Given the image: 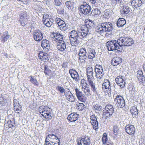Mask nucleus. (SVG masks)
I'll return each instance as SVG.
<instances>
[{"instance_id": "nucleus-1", "label": "nucleus", "mask_w": 145, "mask_h": 145, "mask_svg": "<svg viewBox=\"0 0 145 145\" xmlns=\"http://www.w3.org/2000/svg\"><path fill=\"white\" fill-rule=\"evenodd\" d=\"M88 21V24L82 27L77 31L73 30L70 33L69 37L72 46H76L80 42V39L85 37L87 34L90 33L92 28L90 25L94 22L90 20Z\"/></svg>"}, {"instance_id": "nucleus-2", "label": "nucleus", "mask_w": 145, "mask_h": 145, "mask_svg": "<svg viewBox=\"0 0 145 145\" xmlns=\"http://www.w3.org/2000/svg\"><path fill=\"white\" fill-rule=\"evenodd\" d=\"M134 43L131 38L128 37L120 38L116 41L112 40L107 42L106 43L107 49L109 51L120 49L122 46H129Z\"/></svg>"}, {"instance_id": "nucleus-3", "label": "nucleus", "mask_w": 145, "mask_h": 145, "mask_svg": "<svg viewBox=\"0 0 145 145\" xmlns=\"http://www.w3.org/2000/svg\"><path fill=\"white\" fill-rule=\"evenodd\" d=\"M113 29L112 24L110 22L102 23L96 28V31L100 34L111 31Z\"/></svg>"}, {"instance_id": "nucleus-4", "label": "nucleus", "mask_w": 145, "mask_h": 145, "mask_svg": "<svg viewBox=\"0 0 145 145\" xmlns=\"http://www.w3.org/2000/svg\"><path fill=\"white\" fill-rule=\"evenodd\" d=\"M91 6L86 3L81 5L79 8L80 13L84 15L88 14L91 12Z\"/></svg>"}, {"instance_id": "nucleus-5", "label": "nucleus", "mask_w": 145, "mask_h": 145, "mask_svg": "<svg viewBox=\"0 0 145 145\" xmlns=\"http://www.w3.org/2000/svg\"><path fill=\"white\" fill-rule=\"evenodd\" d=\"M87 52L86 49L84 48H81L79 51L78 54L79 60L80 62L84 61L87 58V56L86 54Z\"/></svg>"}, {"instance_id": "nucleus-6", "label": "nucleus", "mask_w": 145, "mask_h": 145, "mask_svg": "<svg viewBox=\"0 0 145 145\" xmlns=\"http://www.w3.org/2000/svg\"><path fill=\"white\" fill-rule=\"evenodd\" d=\"M56 22L60 29L62 30L65 31L67 29L66 25L65 22L60 18H57L55 20Z\"/></svg>"}, {"instance_id": "nucleus-7", "label": "nucleus", "mask_w": 145, "mask_h": 145, "mask_svg": "<svg viewBox=\"0 0 145 145\" xmlns=\"http://www.w3.org/2000/svg\"><path fill=\"white\" fill-rule=\"evenodd\" d=\"M69 72L72 78L75 81H78L80 80V77L78 73L75 70L70 69L69 70Z\"/></svg>"}, {"instance_id": "nucleus-8", "label": "nucleus", "mask_w": 145, "mask_h": 145, "mask_svg": "<svg viewBox=\"0 0 145 145\" xmlns=\"http://www.w3.org/2000/svg\"><path fill=\"white\" fill-rule=\"evenodd\" d=\"M91 123L93 126V129L96 130L98 128V122L97 118L94 115L90 116Z\"/></svg>"}, {"instance_id": "nucleus-9", "label": "nucleus", "mask_w": 145, "mask_h": 145, "mask_svg": "<svg viewBox=\"0 0 145 145\" xmlns=\"http://www.w3.org/2000/svg\"><path fill=\"white\" fill-rule=\"evenodd\" d=\"M45 112L42 114V116L44 117L46 119L50 120L52 118V110L48 107L46 108Z\"/></svg>"}, {"instance_id": "nucleus-10", "label": "nucleus", "mask_w": 145, "mask_h": 145, "mask_svg": "<svg viewBox=\"0 0 145 145\" xmlns=\"http://www.w3.org/2000/svg\"><path fill=\"white\" fill-rule=\"evenodd\" d=\"M126 132L128 134L134 135L135 131V129L133 125H127L125 128Z\"/></svg>"}, {"instance_id": "nucleus-11", "label": "nucleus", "mask_w": 145, "mask_h": 145, "mask_svg": "<svg viewBox=\"0 0 145 145\" xmlns=\"http://www.w3.org/2000/svg\"><path fill=\"white\" fill-rule=\"evenodd\" d=\"M90 141L89 137L88 136H84L78 142V145H89L90 144Z\"/></svg>"}, {"instance_id": "nucleus-12", "label": "nucleus", "mask_w": 145, "mask_h": 145, "mask_svg": "<svg viewBox=\"0 0 145 145\" xmlns=\"http://www.w3.org/2000/svg\"><path fill=\"white\" fill-rule=\"evenodd\" d=\"M79 115L75 112H73L69 114L67 118V119L71 122H74L77 120Z\"/></svg>"}, {"instance_id": "nucleus-13", "label": "nucleus", "mask_w": 145, "mask_h": 145, "mask_svg": "<svg viewBox=\"0 0 145 145\" xmlns=\"http://www.w3.org/2000/svg\"><path fill=\"white\" fill-rule=\"evenodd\" d=\"M88 81L93 80V69L91 67H89L86 69Z\"/></svg>"}, {"instance_id": "nucleus-14", "label": "nucleus", "mask_w": 145, "mask_h": 145, "mask_svg": "<svg viewBox=\"0 0 145 145\" xmlns=\"http://www.w3.org/2000/svg\"><path fill=\"white\" fill-rule=\"evenodd\" d=\"M33 37L36 41H41L43 38L42 32L39 30H38L34 32Z\"/></svg>"}, {"instance_id": "nucleus-15", "label": "nucleus", "mask_w": 145, "mask_h": 145, "mask_svg": "<svg viewBox=\"0 0 145 145\" xmlns=\"http://www.w3.org/2000/svg\"><path fill=\"white\" fill-rule=\"evenodd\" d=\"M39 59L43 61H46L49 59L48 54L42 51H40V52L39 53Z\"/></svg>"}, {"instance_id": "nucleus-16", "label": "nucleus", "mask_w": 145, "mask_h": 145, "mask_svg": "<svg viewBox=\"0 0 145 145\" xmlns=\"http://www.w3.org/2000/svg\"><path fill=\"white\" fill-rule=\"evenodd\" d=\"M115 81L117 84L121 88H122L124 87L125 82H124L122 76H118L116 78Z\"/></svg>"}, {"instance_id": "nucleus-17", "label": "nucleus", "mask_w": 145, "mask_h": 145, "mask_svg": "<svg viewBox=\"0 0 145 145\" xmlns=\"http://www.w3.org/2000/svg\"><path fill=\"white\" fill-rule=\"evenodd\" d=\"M58 44L57 46V48L60 52H63L66 48V45L65 42L64 41H60L58 42Z\"/></svg>"}, {"instance_id": "nucleus-18", "label": "nucleus", "mask_w": 145, "mask_h": 145, "mask_svg": "<svg viewBox=\"0 0 145 145\" xmlns=\"http://www.w3.org/2000/svg\"><path fill=\"white\" fill-rule=\"evenodd\" d=\"M53 37L54 40L56 42H59L60 41H63V36L58 33H53Z\"/></svg>"}, {"instance_id": "nucleus-19", "label": "nucleus", "mask_w": 145, "mask_h": 145, "mask_svg": "<svg viewBox=\"0 0 145 145\" xmlns=\"http://www.w3.org/2000/svg\"><path fill=\"white\" fill-rule=\"evenodd\" d=\"M122 59L120 57H116L112 59L111 60V64L113 65L117 66L120 64L122 62Z\"/></svg>"}, {"instance_id": "nucleus-20", "label": "nucleus", "mask_w": 145, "mask_h": 145, "mask_svg": "<svg viewBox=\"0 0 145 145\" xmlns=\"http://www.w3.org/2000/svg\"><path fill=\"white\" fill-rule=\"evenodd\" d=\"M88 58L90 59L94 58L96 54L95 50L91 48H90L88 50Z\"/></svg>"}, {"instance_id": "nucleus-21", "label": "nucleus", "mask_w": 145, "mask_h": 145, "mask_svg": "<svg viewBox=\"0 0 145 145\" xmlns=\"http://www.w3.org/2000/svg\"><path fill=\"white\" fill-rule=\"evenodd\" d=\"M77 97L78 100H86V97L84 96V95L77 88L75 89Z\"/></svg>"}, {"instance_id": "nucleus-22", "label": "nucleus", "mask_w": 145, "mask_h": 145, "mask_svg": "<svg viewBox=\"0 0 145 145\" xmlns=\"http://www.w3.org/2000/svg\"><path fill=\"white\" fill-rule=\"evenodd\" d=\"M102 88L104 89H108L110 91L111 90V86L110 82L107 80H105L104 82L102 85Z\"/></svg>"}, {"instance_id": "nucleus-23", "label": "nucleus", "mask_w": 145, "mask_h": 145, "mask_svg": "<svg viewBox=\"0 0 145 145\" xmlns=\"http://www.w3.org/2000/svg\"><path fill=\"white\" fill-rule=\"evenodd\" d=\"M142 1L141 0H133L131 3L133 6L136 7V9L137 7H139L142 4Z\"/></svg>"}, {"instance_id": "nucleus-24", "label": "nucleus", "mask_w": 145, "mask_h": 145, "mask_svg": "<svg viewBox=\"0 0 145 145\" xmlns=\"http://www.w3.org/2000/svg\"><path fill=\"white\" fill-rule=\"evenodd\" d=\"M41 46L44 49L48 50L50 48V45L49 44V41L46 39H43L41 42Z\"/></svg>"}, {"instance_id": "nucleus-25", "label": "nucleus", "mask_w": 145, "mask_h": 145, "mask_svg": "<svg viewBox=\"0 0 145 145\" xmlns=\"http://www.w3.org/2000/svg\"><path fill=\"white\" fill-rule=\"evenodd\" d=\"M104 112H106L110 114H113L114 113V108L113 106L110 105H107L105 107Z\"/></svg>"}, {"instance_id": "nucleus-26", "label": "nucleus", "mask_w": 145, "mask_h": 145, "mask_svg": "<svg viewBox=\"0 0 145 145\" xmlns=\"http://www.w3.org/2000/svg\"><path fill=\"white\" fill-rule=\"evenodd\" d=\"M130 112L133 118H136L137 116L138 110L137 107L135 106H132L130 109Z\"/></svg>"}, {"instance_id": "nucleus-27", "label": "nucleus", "mask_w": 145, "mask_h": 145, "mask_svg": "<svg viewBox=\"0 0 145 145\" xmlns=\"http://www.w3.org/2000/svg\"><path fill=\"white\" fill-rule=\"evenodd\" d=\"M126 24V21L123 18H119L118 20L117 24L118 27H122Z\"/></svg>"}, {"instance_id": "nucleus-28", "label": "nucleus", "mask_w": 145, "mask_h": 145, "mask_svg": "<svg viewBox=\"0 0 145 145\" xmlns=\"http://www.w3.org/2000/svg\"><path fill=\"white\" fill-rule=\"evenodd\" d=\"M9 38V35L8 34L7 32L4 33L3 36L0 38L1 42L3 43H4Z\"/></svg>"}, {"instance_id": "nucleus-29", "label": "nucleus", "mask_w": 145, "mask_h": 145, "mask_svg": "<svg viewBox=\"0 0 145 145\" xmlns=\"http://www.w3.org/2000/svg\"><path fill=\"white\" fill-rule=\"evenodd\" d=\"M113 114H110L105 112H104L102 115L103 118H105L106 120H108L112 118V115Z\"/></svg>"}, {"instance_id": "nucleus-30", "label": "nucleus", "mask_w": 145, "mask_h": 145, "mask_svg": "<svg viewBox=\"0 0 145 145\" xmlns=\"http://www.w3.org/2000/svg\"><path fill=\"white\" fill-rule=\"evenodd\" d=\"M113 134L115 136H117L119 134L120 132V127H118L117 125H115L113 126Z\"/></svg>"}, {"instance_id": "nucleus-31", "label": "nucleus", "mask_w": 145, "mask_h": 145, "mask_svg": "<svg viewBox=\"0 0 145 145\" xmlns=\"http://www.w3.org/2000/svg\"><path fill=\"white\" fill-rule=\"evenodd\" d=\"M37 103L36 100H32L29 103V107L31 109L36 108L37 106Z\"/></svg>"}, {"instance_id": "nucleus-32", "label": "nucleus", "mask_w": 145, "mask_h": 145, "mask_svg": "<svg viewBox=\"0 0 145 145\" xmlns=\"http://www.w3.org/2000/svg\"><path fill=\"white\" fill-rule=\"evenodd\" d=\"M100 13V10L98 8H96L92 10L91 12V15L92 16L98 15H99Z\"/></svg>"}, {"instance_id": "nucleus-33", "label": "nucleus", "mask_w": 145, "mask_h": 145, "mask_svg": "<svg viewBox=\"0 0 145 145\" xmlns=\"http://www.w3.org/2000/svg\"><path fill=\"white\" fill-rule=\"evenodd\" d=\"M43 24H44L46 27H50L52 25L51 24V23L50 22L48 18H44V17H43Z\"/></svg>"}, {"instance_id": "nucleus-34", "label": "nucleus", "mask_w": 145, "mask_h": 145, "mask_svg": "<svg viewBox=\"0 0 145 145\" xmlns=\"http://www.w3.org/2000/svg\"><path fill=\"white\" fill-rule=\"evenodd\" d=\"M65 4L66 7L69 10H72L73 7L71 2L70 1L66 2Z\"/></svg>"}, {"instance_id": "nucleus-35", "label": "nucleus", "mask_w": 145, "mask_h": 145, "mask_svg": "<svg viewBox=\"0 0 145 145\" xmlns=\"http://www.w3.org/2000/svg\"><path fill=\"white\" fill-rule=\"evenodd\" d=\"M28 18V16L27 14L25 11H24L22 12L20 15V19L22 20V19H25V20H27Z\"/></svg>"}, {"instance_id": "nucleus-36", "label": "nucleus", "mask_w": 145, "mask_h": 145, "mask_svg": "<svg viewBox=\"0 0 145 145\" xmlns=\"http://www.w3.org/2000/svg\"><path fill=\"white\" fill-rule=\"evenodd\" d=\"M118 103V106L120 108H122L125 105V100H116Z\"/></svg>"}, {"instance_id": "nucleus-37", "label": "nucleus", "mask_w": 145, "mask_h": 145, "mask_svg": "<svg viewBox=\"0 0 145 145\" xmlns=\"http://www.w3.org/2000/svg\"><path fill=\"white\" fill-rule=\"evenodd\" d=\"M48 107L47 106H41L39 107V112L42 116V114L44 113V112H45V110H46V108H48Z\"/></svg>"}, {"instance_id": "nucleus-38", "label": "nucleus", "mask_w": 145, "mask_h": 145, "mask_svg": "<svg viewBox=\"0 0 145 145\" xmlns=\"http://www.w3.org/2000/svg\"><path fill=\"white\" fill-rule=\"evenodd\" d=\"M95 72H103V69L102 66L100 65H97L95 67Z\"/></svg>"}, {"instance_id": "nucleus-39", "label": "nucleus", "mask_w": 145, "mask_h": 145, "mask_svg": "<svg viewBox=\"0 0 145 145\" xmlns=\"http://www.w3.org/2000/svg\"><path fill=\"white\" fill-rule=\"evenodd\" d=\"M82 90L84 92L86 95L87 96H89L90 95V90L89 87L88 86L85 87L84 88H83V89H82Z\"/></svg>"}, {"instance_id": "nucleus-40", "label": "nucleus", "mask_w": 145, "mask_h": 145, "mask_svg": "<svg viewBox=\"0 0 145 145\" xmlns=\"http://www.w3.org/2000/svg\"><path fill=\"white\" fill-rule=\"evenodd\" d=\"M8 127L9 128H11L14 129H15V127L14 125L15 124L14 121L10 120L8 121Z\"/></svg>"}, {"instance_id": "nucleus-41", "label": "nucleus", "mask_w": 145, "mask_h": 145, "mask_svg": "<svg viewBox=\"0 0 145 145\" xmlns=\"http://www.w3.org/2000/svg\"><path fill=\"white\" fill-rule=\"evenodd\" d=\"M95 72L96 73V77L97 78L99 79H101L102 78L104 75L103 72Z\"/></svg>"}, {"instance_id": "nucleus-42", "label": "nucleus", "mask_w": 145, "mask_h": 145, "mask_svg": "<svg viewBox=\"0 0 145 145\" xmlns=\"http://www.w3.org/2000/svg\"><path fill=\"white\" fill-rule=\"evenodd\" d=\"M123 9V13L125 14H127L130 11L129 7L127 6H124Z\"/></svg>"}, {"instance_id": "nucleus-43", "label": "nucleus", "mask_w": 145, "mask_h": 145, "mask_svg": "<svg viewBox=\"0 0 145 145\" xmlns=\"http://www.w3.org/2000/svg\"><path fill=\"white\" fill-rule=\"evenodd\" d=\"M48 137L50 138V140H54V139H58V140L59 139V138L57 136L53 134H49L48 135Z\"/></svg>"}, {"instance_id": "nucleus-44", "label": "nucleus", "mask_w": 145, "mask_h": 145, "mask_svg": "<svg viewBox=\"0 0 145 145\" xmlns=\"http://www.w3.org/2000/svg\"><path fill=\"white\" fill-rule=\"evenodd\" d=\"M78 109L79 110H82L85 107V106L82 103H79L78 104Z\"/></svg>"}, {"instance_id": "nucleus-45", "label": "nucleus", "mask_w": 145, "mask_h": 145, "mask_svg": "<svg viewBox=\"0 0 145 145\" xmlns=\"http://www.w3.org/2000/svg\"><path fill=\"white\" fill-rule=\"evenodd\" d=\"M14 110L17 113H19L21 110V107L18 106V107H17L18 105L16 104L14 105Z\"/></svg>"}, {"instance_id": "nucleus-46", "label": "nucleus", "mask_w": 145, "mask_h": 145, "mask_svg": "<svg viewBox=\"0 0 145 145\" xmlns=\"http://www.w3.org/2000/svg\"><path fill=\"white\" fill-rule=\"evenodd\" d=\"M103 143L105 144L107 141V136L106 133L103 134L102 139Z\"/></svg>"}, {"instance_id": "nucleus-47", "label": "nucleus", "mask_w": 145, "mask_h": 145, "mask_svg": "<svg viewBox=\"0 0 145 145\" xmlns=\"http://www.w3.org/2000/svg\"><path fill=\"white\" fill-rule=\"evenodd\" d=\"M62 0H54L55 5L58 6H61L62 5Z\"/></svg>"}, {"instance_id": "nucleus-48", "label": "nucleus", "mask_w": 145, "mask_h": 145, "mask_svg": "<svg viewBox=\"0 0 145 145\" xmlns=\"http://www.w3.org/2000/svg\"><path fill=\"white\" fill-rule=\"evenodd\" d=\"M20 21L21 25L22 26H24L27 24L28 20V19H27V20H25V19H22V20L20 19Z\"/></svg>"}, {"instance_id": "nucleus-49", "label": "nucleus", "mask_w": 145, "mask_h": 145, "mask_svg": "<svg viewBox=\"0 0 145 145\" xmlns=\"http://www.w3.org/2000/svg\"><path fill=\"white\" fill-rule=\"evenodd\" d=\"M138 80L140 81V82H143L145 81V78L144 76H137Z\"/></svg>"}, {"instance_id": "nucleus-50", "label": "nucleus", "mask_w": 145, "mask_h": 145, "mask_svg": "<svg viewBox=\"0 0 145 145\" xmlns=\"http://www.w3.org/2000/svg\"><path fill=\"white\" fill-rule=\"evenodd\" d=\"M30 80L31 82L34 85H38V82H37V80L36 79H35L34 78L31 77Z\"/></svg>"}, {"instance_id": "nucleus-51", "label": "nucleus", "mask_w": 145, "mask_h": 145, "mask_svg": "<svg viewBox=\"0 0 145 145\" xmlns=\"http://www.w3.org/2000/svg\"><path fill=\"white\" fill-rule=\"evenodd\" d=\"M44 69V72L46 74H48V73H50V71L48 69L47 66H45Z\"/></svg>"}, {"instance_id": "nucleus-52", "label": "nucleus", "mask_w": 145, "mask_h": 145, "mask_svg": "<svg viewBox=\"0 0 145 145\" xmlns=\"http://www.w3.org/2000/svg\"><path fill=\"white\" fill-rule=\"evenodd\" d=\"M56 89H57L61 93H63L65 91V89L63 87H60L59 86H58L56 88Z\"/></svg>"}, {"instance_id": "nucleus-53", "label": "nucleus", "mask_w": 145, "mask_h": 145, "mask_svg": "<svg viewBox=\"0 0 145 145\" xmlns=\"http://www.w3.org/2000/svg\"><path fill=\"white\" fill-rule=\"evenodd\" d=\"M14 103H16V104L18 105H19L20 107L22 106L23 105V103L20 101H17V100H13Z\"/></svg>"}, {"instance_id": "nucleus-54", "label": "nucleus", "mask_w": 145, "mask_h": 145, "mask_svg": "<svg viewBox=\"0 0 145 145\" xmlns=\"http://www.w3.org/2000/svg\"><path fill=\"white\" fill-rule=\"evenodd\" d=\"M93 80H91L88 81L91 88L95 85V84L93 82Z\"/></svg>"}, {"instance_id": "nucleus-55", "label": "nucleus", "mask_w": 145, "mask_h": 145, "mask_svg": "<svg viewBox=\"0 0 145 145\" xmlns=\"http://www.w3.org/2000/svg\"><path fill=\"white\" fill-rule=\"evenodd\" d=\"M144 76L142 71L140 70H138L137 72V76Z\"/></svg>"}, {"instance_id": "nucleus-56", "label": "nucleus", "mask_w": 145, "mask_h": 145, "mask_svg": "<svg viewBox=\"0 0 145 145\" xmlns=\"http://www.w3.org/2000/svg\"><path fill=\"white\" fill-rule=\"evenodd\" d=\"M104 17L105 18H108L109 17V14L108 12H105L103 15Z\"/></svg>"}, {"instance_id": "nucleus-57", "label": "nucleus", "mask_w": 145, "mask_h": 145, "mask_svg": "<svg viewBox=\"0 0 145 145\" xmlns=\"http://www.w3.org/2000/svg\"><path fill=\"white\" fill-rule=\"evenodd\" d=\"M116 97L115 100H124L123 97L121 96L118 95Z\"/></svg>"}, {"instance_id": "nucleus-58", "label": "nucleus", "mask_w": 145, "mask_h": 145, "mask_svg": "<svg viewBox=\"0 0 145 145\" xmlns=\"http://www.w3.org/2000/svg\"><path fill=\"white\" fill-rule=\"evenodd\" d=\"M94 108L96 110H98L99 111H100V109H101L100 108V106H98L97 105H95L94 106Z\"/></svg>"}, {"instance_id": "nucleus-59", "label": "nucleus", "mask_w": 145, "mask_h": 145, "mask_svg": "<svg viewBox=\"0 0 145 145\" xmlns=\"http://www.w3.org/2000/svg\"><path fill=\"white\" fill-rule=\"evenodd\" d=\"M91 89L93 92H96L97 88L95 87V85L91 88Z\"/></svg>"}, {"instance_id": "nucleus-60", "label": "nucleus", "mask_w": 145, "mask_h": 145, "mask_svg": "<svg viewBox=\"0 0 145 145\" xmlns=\"http://www.w3.org/2000/svg\"><path fill=\"white\" fill-rule=\"evenodd\" d=\"M82 86V89L83 88H84L85 87H87V83H85L84 84H81Z\"/></svg>"}, {"instance_id": "nucleus-61", "label": "nucleus", "mask_w": 145, "mask_h": 145, "mask_svg": "<svg viewBox=\"0 0 145 145\" xmlns=\"http://www.w3.org/2000/svg\"><path fill=\"white\" fill-rule=\"evenodd\" d=\"M48 136L45 139L44 145H45V144H47L48 143H50V142H49V141L48 140Z\"/></svg>"}, {"instance_id": "nucleus-62", "label": "nucleus", "mask_w": 145, "mask_h": 145, "mask_svg": "<svg viewBox=\"0 0 145 145\" xmlns=\"http://www.w3.org/2000/svg\"><path fill=\"white\" fill-rule=\"evenodd\" d=\"M52 143H53V145H60V140H58V141L57 143H55L54 142H52Z\"/></svg>"}, {"instance_id": "nucleus-63", "label": "nucleus", "mask_w": 145, "mask_h": 145, "mask_svg": "<svg viewBox=\"0 0 145 145\" xmlns=\"http://www.w3.org/2000/svg\"><path fill=\"white\" fill-rule=\"evenodd\" d=\"M86 83V80L84 79H82L81 80V84Z\"/></svg>"}, {"instance_id": "nucleus-64", "label": "nucleus", "mask_w": 145, "mask_h": 145, "mask_svg": "<svg viewBox=\"0 0 145 145\" xmlns=\"http://www.w3.org/2000/svg\"><path fill=\"white\" fill-rule=\"evenodd\" d=\"M106 145H113V143L112 142H108Z\"/></svg>"}]
</instances>
